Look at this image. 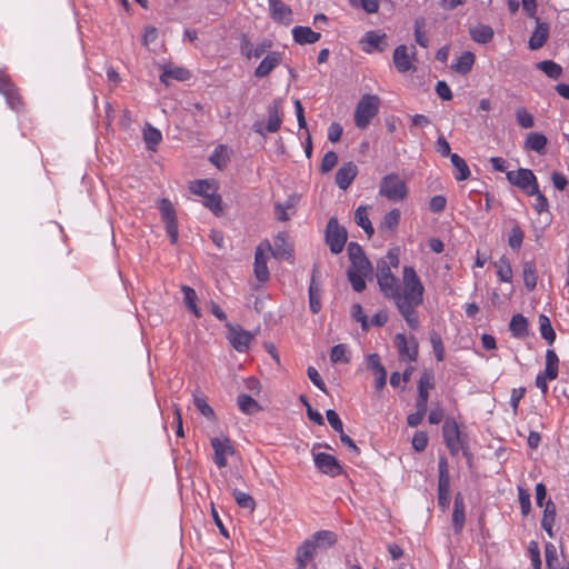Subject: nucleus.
<instances>
[{
  "mask_svg": "<svg viewBox=\"0 0 569 569\" xmlns=\"http://www.w3.org/2000/svg\"><path fill=\"white\" fill-rule=\"evenodd\" d=\"M506 178L509 183L518 187L527 194L538 193V181L535 173L530 169L520 168L516 171H507Z\"/></svg>",
  "mask_w": 569,
  "mask_h": 569,
  "instance_id": "obj_4",
  "label": "nucleus"
},
{
  "mask_svg": "<svg viewBox=\"0 0 569 569\" xmlns=\"http://www.w3.org/2000/svg\"><path fill=\"white\" fill-rule=\"evenodd\" d=\"M317 549H328L337 542V535L330 530H320L311 536Z\"/></svg>",
  "mask_w": 569,
  "mask_h": 569,
  "instance_id": "obj_30",
  "label": "nucleus"
},
{
  "mask_svg": "<svg viewBox=\"0 0 569 569\" xmlns=\"http://www.w3.org/2000/svg\"><path fill=\"white\" fill-rule=\"evenodd\" d=\"M367 368L372 370L376 376V389L377 391H381L387 383V371L380 361V357L378 353H370L367 359Z\"/></svg>",
  "mask_w": 569,
  "mask_h": 569,
  "instance_id": "obj_16",
  "label": "nucleus"
},
{
  "mask_svg": "<svg viewBox=\"0 0 569 569\" xmlns=\"http://www.w3.org/2000/svg\"><path fill=\"white\" fill-rule=\"evenodd\" d=\"M228 327H229V337L228 338H229V341L232 345V347L238 352H246L250 347L253 336L249 331H246L242 328H240L239 326L233 327V326L228 325Z\"/></svg>",
  "mask_w": 569,
  "mask_h": 569,
  "instance_id": "obj_14",
  "label": "nucleus"
},
{
  "mask_svg": "<svg viewBox=\"0 0 569 569\" xmlns=\"http://www.w3.org/2000/svg\"><path fill=\"white\" fill-rule=\"evenodd\" d=\"M271 18L286 26L292 22V11L282 0H268Z\"/></svg>",
  "mask_w": 569,
  "mask_h": 569,
  "instance_id": "obj_18",
  "label": "nucleus"
},
{
  "mask_svg": "<svg viewBox=\"0 0 569 569\" xmlns=\"http://www.w3.org/2000/svg\"><path fill=\"white\" fill-rule=\"evenodd\" d=\"M549 26L546 22H540L537 18V27L529 39V48L531 50L540 49L548 40Z\"/></svg>",
  "mask_w": 569,
  "mask_h": 569,
  "instance_id": "obj_23",
  "label": "nucleus"
},
{
  "mask_svg": "<svg viewBox=\"0 0 569 569\" xmlns=\"http://www.w3.org/2000/svg\"><path fill=\"white\" fill-rule=\"evenodd\" d=\"M386 33H379L376 31H368L361 39L362 50L366 53H372L373 51H383L386 48Z\"/></svg>",
  "mask_w": 569,
  "mask_h": 569,
  "instance_id": "obj_15",
  "label": "nucleus"
},
{
  "mask_svg": "<svg viewBox=\"0 0 569 569\" xmlns=\"http://www.w3.org/2000/svg\"><path fill=\"white\" fill-rule=\"evenodd\" d=\"M379 193L390 201L398 202L407 197L408 188L397 173H390L381 179Z\"/></svg>",
  "mask_w": 569,
  "mask_h": 569,
  "instance_id": "obj_3",
  "label": "nucleus"
},
{
  "mask_svg": "<svg viewBox=\"0 0 569 569\" xmlns=\"http://www.w3.org/2000/svg\"><path fill=\"white\" fill-rule=\"evenodd\" d=\"M239 409L246 415H253L261 410V406L250 396L241 393L237 398Z\"/></svg>",
  "mask_w": 569,
  "mask_h": 569,
  "instance_id": "obj_43",
  "label": "nucleus"
},
{
  "mask_svg": "<svg viewBox=\"0 0 569 569\" xmlns=\"http://www.w3.org/2000/svg\"><path fill=\"white\" fill-rule=\"evenodd\" d=\"M433 388L432 376L423 373L418 382V397L416 407L427 408L429 399V390Z\"/></svg>",
  "mask_w": 569,
  "mask_h": 569,
  "instance_id": "obj_25",
  "label": "nucleus"
},
{
  "mask_svg": "<svg viewBox=\"0 0 569 569\" xmlns=\"http://www.w3.org/2000/svg\"><path fill=\"white\" fill-rule=\"evenodd\" d=\"M438 471V505L445 510L450 503V476L448 461L445 457L439 458Z\"/></svg>",
  "mask_w": 569,
  "mask_h": 569,
  "instance_id": "obj_7",
  "label": "nucleus"
},
{
  "mask_svg": "<svg viewBox=\"0 0 569 569\" xmlns=\"http://www.w3.org/2000/svg\"><path fill=\"white\" fill-rule=\"evenodd\" d=\"M317 547L311 538L305 540L297 549L296 561L299 569H303L315 558Z\"/></svg>",
  "mask_w": 569,
  "mask_h": 569,
  "instance_id": "obj_21",
  "label": "nucleus"
},
{
  "mask_svg": "<svg viewBox=\"0 0 569 569\" xmlns=\"http://www.w3.org/2000/svg\"><path fill=\"white\" fill-rule=\"evenodd\" d=\"M229 159L228 148L223 144H219L210 156V162L219 170H222L228 166Z\"/></svg>",
  "mask_w": 569,
  "mask_h": 569,
  "instance_id": "obj_44",
  "label": "nucleus"
},
{
  "mask_svg": "<svg viewBox=\"0 0 569 569\" xmlns=\"http://www.w3.org/2000/svg\"><path fill=\"white\" fill-rule=\"evenodd\" d=\"M378 284L385 297L393 299L397 290L399 289L398 280L393 274L379 276Z\"/></svg>",
  "mask_w": 569,
  "mask_h": 569,
  "instance_id": "obj_32",
  "label": "nucleus"
},
{
  "mask_svg": "<svg viewBox=\"0 0 569 569\" xmlns=\"http://www.w3.org/2000/svg\"><path fill=\"white\" fill-rule=\"evenodd\" d=\"M495 268L497 270V276L500 281L510 283L512 281L513 272L510 264V261L505 257H500L495 262Z\"/></svg>",
  "mask_w": 569,
  "mask_h": 569,
  "instance_id": "obj_39",
  "label": "nucleus"
},
{
  "mask_svg": "<svg viewBox=\"0 0 569 569\" xmlns=\"http://www.w3.org/2000/svg\"><path fill=\"white\" fill-rule=\"evenodd\" d=\"M452 523L456 532H459L465 525V503L460 493L455 497Z\"/></svg>",
  "mask_w": 569,
  "mask_h": 569,
  "instance_id": "obj_34",
  "label": "nucleus"
},
{
  "mask_svg": "<svg viewBox=\"0 0 569 569\" xmlns=\"http://www.w3.org/2000/svg\"><path fill=\"white\" fill-rule=\"evenodd\" d=\"M193 405L199 410V412L212 420L214 419V411L213 409L207 403L206 398L199 395H193Z\"/></svg>",
  "mask_w": 569,
  "mask_h": 569,
  "instance_id": "obj_54",
  "label": "nucleus"
},
{
  "mask_svg": "<svg viewBox=\"0 0 569 569\" xmlns=\"http://www.w3.org/2000/svg\"><path fill=\"white\" fill-rule=\"evenodd\" d=\"M326 241L330 247L333 254L340 253L347 241V231L343 227L339 226L336 218H330L326 230Z\"/></svg>",
  "mask_w": 569,
  "mask_h": 569,
  "instance_id": "obj_6",
  "label": "nucleus"
},
{
  "mask_svg": "<svg viewBox=\"0 0 569 569\" xmlns=\"http://www.w3.org/2000/svg\"><path fill=\"white\" fill-rule=\"evenodd\" d=\"M347 274H348V279L351 283V287L355 291L361 292L365 290L366 278L368 277V274H362L360 272L352 271V270H348Z\"/></svg>",
  "mask_w": 569,
  "mask_h": 569,
  "instance_id": "obj_56",
  "label": "nucleus"
},
{
  "mask_svg": "<svg viewBox=\"0 0 569 569\" xmlns=\"http://www.w3.org/2000/svg\"><path fill=\"white\" fill-rule=\"evenodd\" d=\"M450 160L456 170L455 171L456 180H458V181L467 180L471 173H470V169H469L467 162L465 161V159H462L459 154L453 153L452 156H450Z\"/></svg>",
  "mask_w": 569,
  "mask_h": 569,
  "instance_id": "obj_40",
  "label": "nucleus"
},
{
  "mask_svg": "<svg viewBox=\"0 0 569 569\" xmlns=\"http://www.w3.org/2000/svg\"><path fill=\"white\" fill-rule=\"evenodd\" d=\"M358 168L353 162H347L336 172V183L342 190H347L355 180Z\"/></svg>",
  "mask_w": 569,
  "mask_h": 569,
  "instance_id": "obj_19",
  "label": "nucleus"
},
{
  "mask_svg": "<svg viewBox=\"0 0 569 569\" xmlns=\"http://www.w3.org/2000/svg\"><path fill=\"white\" fill-rule=\"evenodd\" d=\"M282 60V54L277 51H272L268 53L259 66L254 70V76L257 78H264L271 73V71L277 68Z\"/></svg>",
  "mask_w": 569,
  "mask_h": 569,
  "instance_id": "obj_20",
  "label": "nucleus"
},
{
  "mask_svg": "<svg viewBox=\"0 0 569 569\" xmlns=\"http://www.w3.org/2000/svg\"><path fill=\"white\" fill-rule=\"evenodd\" d=\"M399 264V256L396 250H389L385 258L377 262V278L383 274H392L391 268Z\"/></svg>",
  "mask_w": 569,
  "mask_h": 569,
  "instance_id": "obj_27",
  "label": "nucleus"
},
{
  "mask_svg": "<svg viewBox=\"0 0 569 569\" xmlns=\"http://www.w3.org/2000/svg\"><path fill=\"white\" fill-rule=\"evenodd\" d=\"M355 221L356 223L363 229L368 237H371L375 232L372 223L368 218V212L366 207H358L355 212Z\"/></svg>",
  "mask_w": 569,
  "mask_h": 569,
  "instance_id": "obj_45",
  "label": "nucleus"
},
{
  "mask_svg": "<svg viewBox=\"0 0 569 569\" xmlns=\"http://www.w3.org/2000/svg\"><path fill=\"white\" fill-rule=\"evenodd\" d=\"M316 272L317 270L313 269L311 282L309 286V306L312 313H318L321 309V302H320V284L316 281Z\"/></svg>",
  "mask_w": 569,
  "mask_h": 569,
  "instance_id": "obj_31",
  "label": "nucleus"
},
{
  "mask_svg": "<svg viewBox=\"0 0 569 569\" xmlns=\"http://www.w3.org/2000/svg\"><path fill=\"white\" fill-rule=\"evenodd\" d=\"M543 507H545V509H543V515H542V519H541V527L543 528V530H546L548 536L550 538H552L553 537L552 528H553L555 520H556V506L552 502V500L549 499L548 501H546Z\"/></svg>",
  "mask_w": 569,
  "mask_h": 569,
  "instance_id": "obj_29",
  "label": "nucleus"
},
{
  "mask_svg": "<svg viewBox=\"0 0 569 569\" xmlns=\"http://www.w3.org/2000/svg\"><path fill=\"white\" fill-rule=\"evenodd\" d=\"M213 449V461L218 468H224L228 463V457L234 453L231 440L226 437H213L210 440Z\"/></svg>",
  "mask_w": 569,
  "mask_h": 569,
  "instance_id": "obj_10",
  "label": "nucleus"
},
{
  "mask_svg": "<svg viewBox=\"0 0 569 569\" xmlns=\"http://www.w3.org/2000/svg\"><path fill=\"white\" fill-rule=\"evenodd\" d=\"M271 46H272L271 41L263 40L262 42L252 47L248 40H244L241 46V50L248 59L260 58L263 53H266L271 48Z\"/></svg>",
  "mask_w": 569,
  "mask_h": 569,
  "instance_id": "obj_33",
  "label": "nucleus"
},
{
  "mask_svg": "<svg viewBox=\"0 0 569 569\" xmlns=\"http://www.w3.org/2000/svg\"><path fill=\"white\" fill-rule=\"evenodd\" d=\"M547 146V138L539 132H530L525 140V148L536 152H543Z\"/></svg>",
  "mask_w": 569,
  "mask_h": 569,
  "instance_id": "obj_38",
  "label": "nucleus"
},
{
  "mask_svg": "<svg viewBox=\"0 0 569 569\" xmlns=\"http://www.w3.org/2000/svg\"><path fill=\"white\" fill-rule=\"evenodd\" d=\"M403 288L397 290L393 301L407 325L417 330L420 321L416 309L423 302L425 288L413 267L405 266L402 272Z\"/></svg>",
  "mask_w": 569,
  "mask_h": 569,
  "instance_id": "obj_1",
  "label": "nucleus"
},
{
  "mask_svg": "<svg viewBox=\"0 0 569 569\" xmlns=\"http://www.w3.org/2000/svg\"><path fill=\"white\" fill-rule=\"evenodd\" d=\"M232 497L240 508L253 511L256 508L254 499L247 492L240 491L239 489L232 490Z\"/></svg>",
  "mask_w": 569,
  "mask_h": 569,
  "instance_id": "obj_50",
  "label": "nucleus"
},
{
  "mask_svg": "<svg viewBox=\"0 0 569 569\" xmlns=\"http://www.w3.org/2000/svg\"><path fill=\"white\" fill-rule=\"evenodd\" d=\"M380 98L376 94H363L355 111V123L359 129H366L378 114Z\"/></svg>",
  "mask_w": 569,
  "mask_h": 569,
  "instance_id": "obj_2",
  "label": "nucleus"
},
{
  "mask_svg": "<svg viewBox=\"0 0 569 569\" xmlns=\"http://www.w3.org/2000/svg\"><path fill=\"white\" fill-rule=\"evenodd\" d=\"M286 244V236L283 233L278 234L274 238V249L272 250V254L276 258H287L290 256L289 251L284 248Z\"/></svg>",
  "mask_w": 569,
  "mask_h": 569,
  "instance_id": "obj_61",
  "label": "nucleus"
},
{
  "mask_svg": "<svg viewBox=\"0 0 569 569\" xmlns=\"http://www.w3.org/2000/svg\"><path fill=\"white\" fill-rule=\"evenodd\" d=\"M330 361L332 363H349L350 350L348 346L345 343L333 346L330 352Z\"/></svg>",
  "mask_w": 569,
  "mask_h": 569,
  "instance_id": "obj_47",
  "label": "nucleus"
},
{
  "mask_svg": "<svg viewBox=\"0 0 569 569\" xmlns=\"http://www.w3.org/2000/svg\"><path fill=\"white\" fill-rule=\"evenodd\" d=\"M546 566L547 569H557L558 555L556 547L548 542L545 546Z\"/></svg>",
  "mask_w": 569,
  "mask_h": 569,
  "instance_id": "obj_59",
  "label": "nucleus"
},
{
  "mask_svg": "<svg viewBox=\"0 0 569 569\" xmlns=\"http://www.w3.org/2000/svg\"><path fill=\"white\" fill-rule=\"evenodd\" d=\"M523 238H525L523 230L520 228L519 224H513L512 228L510 229V233H509V238H508L509 247L515 251L520 250V248L522 246Z\"/></svg>",
  "mask_w": 569,
  "mask_h": 569,
  "instance_id": "obj_52",
  "label": "nucleus"
},
{
  "mask_svg": "<svg viewBox=\"0 0 569 569\" xmlns=\"http://www.w3.org/2000/svg\"><path fill=\"white\" fill-rule=\"evenodd\" d=\"M191 77L188 69L177 66H167L160 76V81L169 86L170 80L186 81Z\"/></svg>",
  "mask_w": 569,
  "mask_h": 569,
  "instance_id": "obj_24",
  "label": "nucleus"
},
{
  "mask_svg": "<svg viewBox=\"0 0 569 569\" xmlns=\"http://www.w3.org/2000/svg\"><path fill=\"white\" fill-rule=\"evenodd\" d=\"M522 277L525 287L528 291H531L537 286V267L535 261H525L522 266Z\"/></svg>",
  "mask_w": 569,
  "mask_h": 569,
  "instance_id": "obj_36",
  "label": "nucleus"
},
{
  "mask_svg": "<svg viewBox=\"0 0 569 569\" xmlns=\"http://www.w3.org/2000/svg\"><path fill=\"white\" fill-rule=\"evenodd\" d=\"M203 206L210 209L216 216L222 212L221 197L214 191L203 198Z\"/></svg>",
  "mask_w": 569,
  "mask_h": 569,
  "instance_id": "obj_55",
  "label": "nucleus"
},
{
  "mask_svg": "<svg viewBox=\"0 0 569 569\" xmlns=\"http://www.w3.org/2000/svg\"><path fill=\"white\" fill-rule=\"evenodd\" d=\"M326 417H327V420H328L329 425L331 426V428L335 431L342 433L343 425H342V421L339 418L338 413L335 410L329 409L326 412Z\"/></svg>",
  "mask_w": 569,
  "mask_h": 569,
  "instance_id": "obj_63",
  "label": "nucleus"
},
{
  "mask_svg": "<svg viewBox=\"0 0 569 569\" xmlns=\"http://www.w3.org/2000/svg\"><path fill=\"white\" fill-rule=\"evenodd\" d=\"M539 330L541 337L549 343L552 345L556 339V332L551 326L549 318L545 315L539 316Z\"/></svg>",
  "mask_w": 569,
  "mask_h": 569,
  "instance_id": "obj_48",
  "label": "nucleus"
},
{
  "mask_svg": "<svg viewBox=\"0 0 569 569\" xmlns=\"http://www.w3.org/2000/svg\"><path fill=\"white\" fill-rule=\"evenodd\" d=\"M181 291L183 293V302L187 308L194 315L196 318H200L201 312L197 306L198 297L194 289L189 286H182Z\"/></svg>",
  "mask_w": 569,
  "mask_h": 569,
  "instance_id": "obj_42",
  "label": "nucleus"
},
{
  "mask_svg": "<svg viewBox=\"0 0 569 569\" xmlns=\"http://www.w3.org/2000/svg\"><path fill=\"white\" fill-rule=\"evenodd\" d=\"M189 190L193 194H198V196H201L204 198L208 194H210L212 191H214V188H213V184L209 180L201 179V180L192 181L189 186Z\"/></svg>",
  "mask_w": 569,
  "mask_h": 569,
  "instance_id": "obj_49",
  "label": "nucleus"
},
{
  "mask_svg": "<svg viewBox=\"0 0 569 569\" xmlns=\"http://www.w3.org/2000/svg\"><path fill=\"white\" fill-rule=\"evenodd\" d=\"M312 455L315 466L322 473L328 475L330 477H336L341 473L342 468L333 456L326 452H313Z\"/></svg>",
  "mask_w": 569,
  "mask_h": 569,
  "instance_id": "obj_13",
  "label": "nucleus"
},
{
  "mask_svg": "<svg viewBox=\"0 0 569 569\" xmlns=\"http://www.w3.org/2000/svg\"><path fill=\"white\" fill-rule=\"evenodd\" d=\"M143 141L148 150L154 151L162 141L161 131L150 123H146L142 130Z\"/></svg>",
  "mask_w": 569,
  "mask_h": 569,
  "instance_id": "obj_28",
  "label": "nucleus"
},
{
  "mask_svg": "<svg viewBox=\"0 0 569 569\" xmlns=\"http://www.w3.org/2000/svg\"><path fill=\"white\" fill-rule=\"evenodd\" d=\"M292 37L299 44H312L320 39L321 34L309 27L297 26L292 29Z\"/></svg>",
  "mask_w": 569,
  "mask_h": 569,
  "instance_id": "obj_26",
  "label": "nucleus"
},
{
  "mask_svg": "<svg viewBox=\"0 0 569 569\" xmlns=\"http://www.w3.org/2000/svg\"><path fill=\"white\" fill-rule=\"evenodd\" d=\"M536 67L553 80L559 79L562 74V67L552 60H543L538 62Z\"/></svg>",
  "mask_w": 569,
  "mask_h": 569,
  "instance_id": "obj_46",
  "label": "nucleus"
},
{
  "mask_svg": "<svg viewBox=\"0 0 569 569\" xmlns=\"http://www.w3.org/2000/svg\"><path fill=\"white\" fill-rule=\"evenodd\" d=\"M475 54L465 51L451 66V68L460 74H467L471 71L475 63Z\"/></svg>",
  "mask_w": 569,
  "mask_h": 569,
  "instance_id": "obj_35",
  "label": "nucleus"
},
{
  "mask_svg": "<svg viewBox=\"0 0 569 569\" xmlns=\"http://www.w3.org/2000/svg\"><path fill=\"white\" fill-rule=\"evenodd\" d=\"M416 408H417L416 412L410 413L407 417V423L410 427H417L418 425H420L426 416V412H427V408H423V407L422 408L416 407Z\"/></svg>",
  "mask_w": 569,
  "mask_h": 569,
  "instance_id": "obj_64",
  "label": "nucleus"
},
{
  "mask_svg": "<svg viewBox=\"0 0 569 569\" xmlns=\"http://www.w3.org/2000/svg\"><path fill=\"white\" fill-rule=\"evenodd\" d=\"M401 213L398 209H392L383 217L380 229L393 231L400 222Z\"/></svg>",
  "mask_w": 569,
  "mask_h": 569,
  "instance_id": "obj_51",
  "label": "nucleus"
},
{
  "mask_svg": "<svg viewBox=\"0 0 569 569\" xmlns=\"http://www.w3.org/2000/svg\"><path fill=\"white\" fill-rule=\"evenodd\" d=\"M159 210L166 223V231L170 238V242L174 244L178 241V221L173 204L169 199L163 198L159 201Z\"/></svg>",
  "mask_w": 569,
  "mask_h": 569,
  "instance_id": "obj_8",
  "label": "nucleus"
},
{
  "mask_svg": "<svg viewBox=\"0 0 569 569\" xmlns=\"http://www.w3.org/2000/svg\"><path fill=\"white\" fill-rule=\"evenodd\" d=\"M350 262L351 264L348 270L357 271L362 274H369L371 272V263L366 257L357 258L356 260H351Z\"/></svg>",
  "mask_w": 569,
  "mask_h": 569,
  "instance_id": "obj_60",
  "label": "nucleus"
},
{
  "mask_svg": "<svg viewBox=\"0 0 569 569\" xmlns=\"http://www.w3.org/2000/svg\"><path fill=\"white\" fill-rule=\"evenodd\" d=\"M338 162V156L335 151H328L322 160H321V166H320V170L322 173H327L329 171H331L336 164Z\"/></svg>",
  "mask_w": 569,
  "mask_h": 569,
  "instance_id": "obj_62",
  "label": "nucleus"
},
{
  "mask_svg": "<svg viewBox=\"0 0 569 569\" xmlns=\"http://www.w3.org/2000/svg\"><path fill=\"white\" fill-rule=\"evenodd\" d=\"M516 118L518 124L523 129H530L535 126V120L531 113L527 111L525 108H519L516 111Z\"/></svg>",
  "mask_w": 569,
  "mask_h": 569,
  "instance_id": "obj_57",
  "label": "nucleus"
},
{
  "mask_svg": "<svg viewBox=\"0 0 569 569\" xmlns=\"http://www.w3.org/2000/svg\"><path fill=\"white\" fill-rule=\"evenodd\" d=\"M352 8H361L367 13H377L380 0H348Z\"/></svg>",
  "mask_w": 569,
  "mask_h": 569,
  "instance_id": "obj_53",
  "label": "nucleus"
},
{
  "mask_svg": "<svg viewBox=\"0 0 569 569\" xmlns=\"http://www.w3.org/2000/svg\"><path fill=\"white\" fill-rule=\"evenodd\" d=\"M271 250L268 243L266 249L262 244L258 246L254 253V276L260 282H266L269 279V269L267 266L266 251Z\"/></svg>",
  "mask_w": 569,
  "mask_h": 569,
  "instance_id": "obj_17",
  "label": "nucleus"
},
{
  "mask_svg": "<svg viewBox=\"0 0 569 569\" xmlns=\"http://www.w3.org/2000/svg\"><path fill=\"white\" fill-rule=\"evenodd\" d=\"M416 54L417 50L415 46H411L410 48L405 44L398 46L392 56L396 69L401 73L416 70V67L412 63V60L416 59Z\"/></svg>",
  "mask_w": 569,
  "mask_h": 569,
  "instance_id": "obj_11",
  "label": "nucleus"
},
{
  "mask_svg": "<svg viewBox=\"0 0 569 569\" xmlns=\"http://www.w3.org/2000/svg\"><path fill=\"white\" fill-rule=\"evenodd\" d=\"M509 330L511 331L512 336L516 338L526 337L528 335L527 319L521 313H517V315L512 316L510 323H509Z\"/></svg>",
  "mask_w": 569,
  "mask_h": 569,
  "instance_id": "obj_37",
  "label": "nucleus"
},
{
  "mask_svg": "<svg viewBox=\"0 0 569 569\" xmlns=\"http://www.w3.org/2000/svg\"><path fill=\"white\" fill-rule=\"evenodd\" d=\"M423 27H425V20L422 18L416 19V21H415V40L420 47L427 48L429 40L423 32Z\"/></svg>",
  "mask_w": 569,
  "mask_h": 569,
  "instance_id": "obj_58",
  "label": "nucleus"
},
{
  "mask_svg": "<svg viewBox=\"0 0 569 569\" xmlns=\"http://www.w3.org/2000/svg\"><path fill=\"white\" fill-rule=\"evenodd\" d=\"M395 346L399 353L400 361L415 362L418 358V342L413 336L409 338L403 333L395 336Z\"/></svg>",
  "mask_w": 569,
  "mask_h": 569,
  "instance_id": "obj_9",
  "label": "nucleus"
},
{
  "mask_svg": "<svg viewBox=\"0 0 569 569\" xmlns=\"http://www.w3.org/2000/svg\"><path fill=\"white\" fill-rule=\"evenodd\" d=\"M442 435L450 453L458 455L462 448V440L457 422L452 419H447L442 426Z\"/></svg>",
  "mask_w": 569,
  "mask_h": 569,
  "instance_id": "obj_12",
  "label": "nucleus"
},
{
  "mask_svg": "<svg viewBox=\"0 0 569 569\" xmlns=\"http://www.w3.org/2000/svg\"><path fill=\"white\" fill-rule=\"evenodd\" d=\"M469 34L476 43L487 44L493 39L495 32L490 26L478 23L469 27Z\"/></svg>",
  "mask_w": 569,
  "mask_h": 569,
  "instance_id": "obj_22",
  "label": "nucleus"
},
{
  "mask_svg": "<svg viewBox=\"0 0 569 569\" xmlns=\"http://www.w3.org/2000/svg\"><path fill=\"white\" fill-rule=\"evenodd\" d=\"M0 93L6 98V102L10 109L16 112L22 110V98L4 69H0Z\"/></svg>",
  "mask_w": 569,
  "mask_h": 569,
  "instance_id": "obj_5",
  "label": "nucleus"
},
{
  "mask_svg": "<svg viewBox=\"0 0 569 569\" xmlns=\"http://www.w3.org/2000/svg\"><path fill=\"white\" fill-rule=\"evenodd\" d=\"M281 123L282 119L279 112V104L274 102L272 106L268 108V121L266 126L267 132H277L280 129Z\"/></svg>",
  "mask_w": 569,
  "mask_h": 569,
  "instance_id": "obj_41",
  "label": "nucleus"
}]
</instances>
